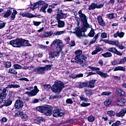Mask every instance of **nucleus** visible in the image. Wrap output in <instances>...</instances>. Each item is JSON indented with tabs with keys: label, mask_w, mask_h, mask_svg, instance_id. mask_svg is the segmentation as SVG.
<instances>
[{
	"label": "nucleus",
	"mask_w": 126,
	"mask_h": 126,
	"mask_svg": "<svg viewBox=\"0 0 126 126\" xmlns=\"http://www.w3.org/2000/svg\"><path fill=\"white\" fill-rule=\"evenodd\" d=\"M78 15L81 19V21L82 22L83 25V27L82 29L80 27H76L73 29L74 32L73 33L75 34L76 36L80 39L82 37L85 36V32L87 31L88 28H90V26L87 22V19L88 18L85 15V14L82 13V10H80L78 12Z\"/></svg>",
	"instance_id": "nucleus-1"
},
{
	"label": "nucleus",
	"mask_w": 126,
	"mask_h": 126,
	"mask_svg": "<svg viewBox=\"0 0 126 126\" xmlns=\"http://www.w3.org/2000/svg\"><path fill=\"white\" fill-rule=\"evenodd\" d=\"M52 46L54 45V46H56V49L57 51H54L53 52H50L49 54V56L51 59H54L56 58V57H58L61 54V52H62V49L63 47V41L60 39H56L53 41L52 43L51 44Z\"/></svg>",
	"instance_id": "nucleus-2"
},
{
	"label": "nucleus",
	"mask_w": 126,
	"mask_h": 126,
	"mask_svg": "<svg viewBox=\"0 0 126 126\" xmlns=\"http://www.w3.org/2000/svg\"><path fill=\"white\" fill-rule=\"evenodd\" d=\"M29 41L23 38H16L10 41L9 44L14 48H21V47H30L31 44Z\"/></svg>",
	"instance_id": "nucleus-3"
},
{
	"label": "nucleus",
	"mask_w": 126,
	"mask_h": 126,
	"mask_svg": "<svg viewBox=\"0 0 126 126\" xmlns=\"http://www.w3.org/2000/svg\"><path fill=\"white\" fill-rule=\"evenodd\" d=\"M20 86L18 84H10L8 85L3 90L0 89V104L3 102V99L6 98L7 96V94H6V91H7L8 88H19Z\"/></svg>",
	"instance_id": "nucleus-4"
},
{
	"label": "nucleus",
	"mask_w": 126,
	"mask_h": 126,
	"mask_svg": "<svg viewBox=\"0 0 126 126\" xmlns=\"http://www.w3.org/2000/svg\"><path fill=\"white\" fill-rule=\"evenodd\" d=\"M36 110L40 113H42L45 116H52V112L53 108L50 107V106L44 105L41 106H38L36 107Z\"/></svg>",
	"instance_id": "nucleus-5"
},
{
	"label": "nucleus",
	"mask_w": 126,
	"mask_h": 126,
	"mask_svg": "<svg viewBox=\"0 0 126 126\" xmlns=\"http://www.w3.org/2000/svg\"><path fill=\"white\" fill-rule=\"evenodd\" d=\"M64 87L63 83L61 81H56L55 84L51 87V90L54 93H60Z\"/></svg>",
	"instance_id": "nucleus-6"
},
{
	"label": "nucleus",
	"mask_w": 126,
	"mask_h": 126,
	"mask_svg": "<svg viewBox=\"0 0 126 126\" xmlns=\"http://www.w3.org/2000/svg\"><path fill=\"white\" fill-rule=\"evenodd\" d=\"M52 66L53 64H47L43 67L35 68L33 69V71L38 72V73H44V71L51 70Z\"/></svg>",
	"instance_id": "nucleus-7"
},
{
	"label": "nucleus",
	"mask_w": 126,
	"mask_h": 126,
	"mask_svg": "<svg viewBox=\"0 0 126 126\" xmlns=\"http://www.w3.org/2000/svg\"><path fill=\"white\" fill-rule=\"evenodd\" d=\"M100 35H101V39H105L107 38V33L106 32H102L101 33V32H98L90 41L89 45H92L93 44H95V43H96V41H97V39L99 38V36H100Z\"/></svg>",
	"instance_id": "nucleus-8"
},
{
	"label": "nucleus",
	"mask_w": 126,
	"mask_h": 126,
	"mask_svg": "<svg viewBox=\"0 0 126 126\" xmlns=\"http://www.w3.org/2000/svg\"><path fill=\"white\" fill-rule=\"evenodd\" d=\"M64 115V112L58 108H55L53 112V116L55 118H58V117H63Z\"/></svg>",
	"instance_id": "nucleus-9"
},
{
	"label": "nucleus",
	"mask_w": 126,
	"mask_h": 126,
	"mask_svg": "<svg viewBox=\"0 0 126 126\" xmlns=\"http://www.w3.org/2000/svg\"><path fill=\"white\" fill-rule=\"evenodd\" d=\"M71 63H76L78 64H83L84 63V56H81V57H78V59H72L71 60Z\"/></svg>",
	"instance_id": "nucleus-10"
},
{
	"label": "nucleus",
	"mask_w": 126,
	"mask_h": 126,
	"mask_svg": "<svg viewBox=\"0 0 126 126\" xmlns=\"http://www.w3.org/2000/svg\"><path fill=\"white\" fill-rule=\"evenodd\" d=\"M23 106H24V103L22 100L20 99H17L16 100L14 104L15 109H18V110L22 109L23 108Z\"/></svg>",
	"instance_id": "nucleus-11"
},
{
	"label": "nucleus",
	"mask_w": 126,
	"mask_h": 126,
	"mask_svg": "<svg viewBox=\"0 0 126 126\" xmlns=\"http://www.w3.org/2000/svg\"><path fill=\"white\" fill-rule=\"evenodd\" d=\"M38 92H39V89H37L36 90H32L30 92H25V94H27L28 96H30L31 97H34V96L37 95Z\"/></svg>",
	"instance_id": "nucleus-12"
},
{
	"label": "nucleus",
	"mask_w": 126,
	"mask_h": 126,
	"mask_svg": "<svg viewBox=\"0 0 126 126\" xmlns=\"http://www.w3.org/2000/svg\"><path fill=\"white\" fill-rule=\"evenodd\" d=\"M108 51L111 52V53H114V54H116V55H117L118 56H122L123 54L121 53V52L118 51L117 50V48L115 47H110L108 49Z\"/></svg>",
	"instance_id": "nucleus-13"
},
{
	"label": "nucleus",
	"mask_w": 126,
	"mask_h": 126,
	"mask_svg": "<svg viewBox=\"0 0 126 126\" xmlns=\"http://www.w3.org/2000/svg\"><path fill=\"white\" fill-rule=\"evenodd\" d=\"M20 15L23 16V17H28V18H33V17H35V15L31 14L28 12L26 13L22 12L20 13Z\"/></svg>",
	"instance_id": "nucleus-14"
},
{
	"label": "nucleus",
	"mask_w": 126,
	"mask_h": 126,
	"mask_svg": "<svg viewBox=\"0 0 126 126\" xmlns=\"http://www.w3.org/2000/svg\"><path fill=\"white\" fill-rule=\"evenodd\" d=\"M95 82H96V80H92L89 83H86L87 87L88 88H94L95 87Z\"/></svg>",
	"instance_id": "nucleus-15"
},
{
	"label": "nucleus",
	"mask_w": 126,
	"mask_h": 126,
	"mask_svg": "<svg viewBox=\"0 0 126 126\" xmlns=\"http://www.w3.org/2000/svg\"><path fill=\"white\" fill-rule=\"evenodd\" d=\"M104 42H105V43H107V44H109V45H112L113 46H116V47L118 44H119V40H104Z\"/></svg>",
	"instance_id": "nucleus-16"
},
{
	"label": "nucleus",
	"mask_w": 126,
	"mask_h": 126,
	"mask_svg": "<svg viewBox=\"0 0 126 126\" xmlns=\"http://www.w3.org/2000/svg\"><path fill=\"white\" fill-rule=\"evenodd\" d=\"M126 100L124 98H119L117 101L116 103L118 106H123L126 104Z\"/></svg>",
	"instance_id": "nucleus-17"
},
{
	"label": "nucleus",
	"mask_w": 126,
	"mask_h": 126,
	"mask_svg": "<svg viewBox=\"0 0 126 126\" xmlns=\"http://www.w3.org/2000/svg\"><path fill=\"white\" fill-rule=\"evenodd\" d=\"M124 36H125V32H119V31L114 33L113 35L114 38H117L118 37H119V38H123Z\"/></svg>",
	"instance_id": "nucleus-18"
},
{
	"label": "nucleus",
	"mask_w": 126,
	"mask_h": 126,
	"mask_svg": "<svg viewBox=\"0 0 126 126\" xmlns=\"http://www.w3.org/2000/svg\"><path fill=\"white\" fill-rule=\"evenodd\" d=\"M97 73L98 75H100L102 78H107V77H109V75L107 73H104L100 71H97Z\"/></svg>",
	"instance_id": "nucleus-19"
},
{
	"label": "nucleus",
	"mask_w": 126,
	"mask_h": 126,
	"mask_svg": "<svg viewBox=\"0 0 126 126\" xmlns=\"http://www.w3.org/2000/svg\"><path fill=\"white\" fill-rule=\"evenodd\" d=\"M101 51H103V49H102L100 46H97L95 50H94L92 53V55H97L99 52H101Z\"/></svg>",
	"instance_id": "nucleus-20"
},
{
	"label": "nucleus",
	"mask_w": 126,
	"mask_h": 126,
	"mask_svg": "<svg viewBox=\"0 0 126 126\" xmlns=\"http://www.w3.org/2000/svg\"><path fill=\"white\" fill-rule=\"evenodd\" d=\"M97 20L98 21L99 25L102 27L105 26V22L104 21V20H103V18L101 16L98 17Z\"/></svg>",
	"instance_id": "nucleus-21"
},
{
	"label": "nucleus",
	"mask_w": 126,
	"mask_h": 126,
	"mask_svg": "<svg viewBox=\"0 0 126 126\" xmlns=\"http://www.w3.org/2000/svg\"><path fill=\"white\" fill-rule=\"evenodd\" d=\"M75 59H78V58H81L82 55V51L81 50H76L75 52Z\"/></svg>",
	"instance_id": "nucleus-22"
},
{
	"label": "nucleus",
	"mask_w": 126,
	"mask_h": 126,
	"mask_svg": "<svg viewBox=\"0 0 126 126\" xmlns=\"http://www.w3.org/2000/svg\"><path fill=\"white\" fill-rule=\"evenodd\" d=\"M4 106L7 107V106H10L11 104H12V100L10 99H8L7 100H3Z\"/></svg>",
	"instance_id": "nucleus-23"
},
{
	"label": "nucleus",
	"mask_w": 126,
	"mask_h": 126,
	"mask_svg": "<svg viewBox=\"0 0 126 126\" xmlns=\"http://www.w3.org/2000/svg\"><path fill=\"white\" fill-rule=\"evenodd\" d=\"M48 8V3H44L41 9H40V11H42V12H44V13H46V9H47Z\"/></svg>",
	"instance_id": "nucleus-24"
},
{
	"label": "nucleus",
	"mask_w": 126,
	"mask_h": 126,
	"mask_svg": "<svg viewBox=\"0 0 126 126\" xmlns=\"http://www.w3.org/2000/svg\"><path fill=\"white\" fill-rule=\"evenodd\" d=\"M65 33V30L62 31H58L53 34V36H60V35H63V34Z\"/></svg>",
	"instance_id": "nucleus-25"
},
{
	"label": "nucleus",
	"mask_w": 126,
	"mask_h": 126,
	"mask_svg": "<svg viewBox=\"0 0 126 126\" xmlns=\"http://www.w3.org/2000/svg\"><path fill=\"white\" fill-rule=\"evenodd\" d=\"M58 27L59 28H63V27H64V22L63 21H58Z\"/></svg>",
	"instance_id": "nucleus-26"
},
{
	"label": "nucleus",
	"mask_w": 126,
	"mask_h": 126,
	"mask_svg": "<svg viewBox=\"0 0 126 126\" xmlns=\"http://www.w3.org/2000/svg\"><path fill=\"white\" fill-rule=\"evenodd\" d=\"M43 37L44 38H48V37H49L50 36H52L53 35V32H46L43 33Z\"/></svg>",
	"instance_id": "nucleus-27"
},
{
	"label": "nucleus",
	"mask_w": 126,
	"mask_h": 126,
	"mask_svg": "<svg viewBox=\"0 0 126 126\" xmlns=\"http://www.w3.org/2000/svg\"><path fill=\"white\" fill-rule=\"evenodd\" d=\"M62 11H59L58 12H57V17H56V19L58 21L61 20V19H62Z\"/></svg>",
	"instance_id": "nucleus-28"
},
{
	"label": "nucleus",
	"mask_w": 126,
	"mask_h": 126,
	"mask_svg": "<svg viewBox=\"0 0 126 126\" xmlns=\"http://www.w3.org/2000/svg\"><path fill=\"white\" fill-rule=\"evenodd\" d=\"M8 73L10 74H17V71L14 68H10L8 71Z\"/></svg>",
	"instance_id": "nucleus-29"
},
{
	"label": "nucleus",
	"mask_w": 126,
	"mask_h": 126,
	"mask_svg": "<svg viewBox=\"0 0 126 126\" xmlns=\"http://www.w3.org/2000/svg\"><path fill=\"white\" fill-rule=\"evenodd\" d=\"M16 14H17V11L14 10L10 17L11 20H14L15 19Z\"/></svg>",
	"instance_id": "nucleus-30"
},
{
	"label": "nucleus",
	"mask_w": 126,
	"mask_h": 126,
	"mask_svg": "<svg viewBox=\"0 0 126 126\" xmlns=\"http://www.w3.org/2000/svg\"><path fill=\"white\" fill-rule=\"evenodd\" d=\"M11 14V11H10V10H7V11L4 14L3 17L5 18H8Z\"/></svg>",
	"instance_id": "nucleus-31"
},
{
	"label": "nucleus",
	"mask_w": 126,
	"mask_h": 126,
	"mask_svg": "<svg viewBox=\"0 0 126 126\" xmlns=\"http://www.w3.org/2000/svg\"><path fill=\"white\" fill-rule=\"evenodd\" d=\"M95 35V30H94V29H91L90 32L88 33V36H89V37H94Z\"/></svg>",
	"instance_id": "nucleus-32"
},
{
	"label": "nucleus",
	"mask_w": 126,
	"mask_h": 126,
	"mask_svg": "<svg viewBox=\"0 0 126 126\" xmlns=\"http://www.w3.org/2000/svg\"><path fill=\"white\" fill-rule=\"evenodd\" d=\"M118 70H122L123 71H125L126 69L125 67H123L122 66H119L116 67L114 69V71H117Z\"/></svg>",
	"instance_id": "nucleus-33"
},
{
	"label": "nucleus",
	"mask_w": 126,
	"mask_h": 126,
	"mask_svg": "<svg viewBox=\"0 0 126 126\" xmlns=\"http://www.w3.org/2000/svg\"><path fill=\"white\" fill-rule=\"evenodd\" d=\"M101 55L102 57H104V58H111L112 56V53L110 52H106L105 53L101 54Z\"/></svg>",
	"instance_id": "nucleus-34"
},
{
	"label": "nucleus",
	"mask_w": 126,
	"mask_h": 126,
	"mask_svg": "<svg viewBox=\"0 0 126 126\" xmlns=\"http://www.w3.org/2000/svg\"><path fill=\"white\" fill-rule=\"evenodd\" d=\"M107 17L108 19H114L115 18V13L107 14Z\"/></svg>",
	"instance_id": "nucleus-35"
},
{
	"label": "nucleus",
	"mask_w": 126,
	"mask_h": 126,
	"mask_svg": "<svg viewBox=\"0 0 126 126\" xmlns=\"http://www.w3.org/2000/svg\"><path fill=\"white\" fill-rule=\"evenodd\" d=\"M107 114L108 116H109L110 117L116 116V112L113 111V110L108 111Z\"/></svg>",
	"instance_id": "nucleus-36"
},
{
	"label": "nucleus",
	"mask_w": 126,
	"mask_h": 126,
	"mask_svg": "<svg viewBox=\"0 0 126 126\" xmlns=\"http://www.w3.org/2000/svg\"><path fill=\"white\" fill-rule=\"evenodd\" d=\"M96 8V3L93 2L91 5L89 6V10L95 9Z\"/></svg>",
	"instance_id": "nucleus-37"
},
{
	"label": "nucleus",
	"mask_w": 126,
	"mask_h": 126,
	"mask_svg": "<svg viewBox=\"0 0 126 126\" xmlns=\"http://www.w3.org/2000/svg\"><path fill=\"white\" fill-rule=\"evenodd\" d=\"M125 110H121L120 112L116 114L117 117H124L125 116Z\"/></svg>",
	"instance_id": "nucleus-38"
},
{
	"label": "nucleus",
	"mask_w": 126,
	"mask_h": 126,
	"mask_svg": "<svg viewBox=\"0 0 126 126\" xmlns=\"http://www.w3.org/2000/svg\"><path fill=\"white\" fill-rule=\"evenodd\" d=\"M88 121L90 123H92V122H94V121H95V117L92 115L89 116L88 117Z\"/></svg>",
	"instance_id": "nucleus-39"
},
{
	"label": "nucleus",
	"mask_w": 126,
	"mask_h": 126,
	"mask_svg": "<svg viewBox=\"0 0 126 126\" xmlns=\"http://www.w3.org/2000/svg\"><path fill=\"white\" fill-rule=\"evenodd\" d=\"M84 92L86 95H87L88 96H91V95H92V92H91L90 90L85 89L84 90Z\"/></svg>",
	"instance_id": "nucleus-40"
},
{
	"label": "nucleus",
	"mask_w": 126,
	"mask_h": 126,
	"mask_svg": "<svg viewBox=\"0 0 126 126\" xmlns=\"http://www.w3.org/2000/svg\"><path fill=\"white\" fill-rule=\"evenodd\" d=\"M4 67L6 68H9V67H11V62H7L4 63Z\"/></svg>",
	"instance_id": "nucleus-41"
},
{
	"label": "nucleus",
	"mask_w": 126,
	"mask_h": 126,
	"mask_svg": "<svg viewBox=\"0 0 126 126\" xmlns=\"http://www.w3.org/2000/svg\"><path fill=\"white\" fill-rule=\"evenodd\" d=\"M22 100L24 103H27V102H29L30 98H29V97L27 96H24L22 98Z\"/></svg>",
	"instance_id": "nucleus-42"
},
{
	"label": "nucleus",
	"mask_w": 126,
	"mask_h": 126,
	"mask_svg": "<svg viewBox=\"0 0 126 126\" xmlns=\"http://www.w3.org/2000/svg\"><path fill=\"white\" fill-rule=\"evenodd\" d=\"M79 98L81 101H84V102L88 101V98L83 96V95H80Z\"/></svg>",
	"instance_id": "nucleus-43"
},
{
	"label": "nucleus",
	"mask_w": 126,
	"mask_h": 126,
	"mask_svg": "<svg viewBox=\"0 0 126 126\" xmlns=\"http://www.w3.org/2000/svg\"><path fill=\"white\" fill-rule=\"evenodd\" d=\"M38 6H39V5L38 4L37 2L34 3L33 4V5L31 7V9H32V10H33L37 8V7H38Z\"/></svg>",
	"instance_id": "nucleus-44"
},
{
	"label": "nucleus",
	"mask_w": 126,
	"mask_h": 126,
	"mask_svg": "<svg viewBox=\"0 0 126 126\" xmlns=\"http://www.w3.org/2000/svg\"><path fill=\"white\" fill-rule=\"evenodd\" d=\"M89 68H90V69H91L92 71H96L97 70H100V68L92 67L91 66H89Z\"/></svg>",
	"instance_id": "nucleus-45"
},
{
	"label": "nucleus",
	"mask_w": 126,
	"mask_h": 126,
	"mask_svg": "<svg viewBox=\"0 0 126 126\" xmlns=\"http://www.w3.org/2000/svg\"><path fill=\"white\" fill-rule=\"evenodd\" d=\"M112 93L110 92H104L101 94V96H109Z\"/></svg>",
	"instance_id": "nucleus-46"
},
{
	"label": "nucleus",
	"mask_w": 126,
	"mask_h": 126,
	"mask_svg": "<svg viewBox=\"0 0 126 126\" xmlns=\"http://www.w3.org/2000/svg\"><path fill=\"white\" fill-rule=\"evenodd\" d=\"M116 47H118L119 49H120V50L126 49V46L123 45V43H120V44L118 43Z\"/></svg>",
	"instance_id": "nucleus-47"
},
{
	"label": "nucleus",
	"mask_w": 126,
	"mask_h": 126,
	"mask_svg": "<svg viewBox=\"0 0 126 126\" xmlns=\"http://www.w3.org/2000/svg\"><path fill=\"white\" fill-rule=\"evenodd\" d=\"M83 87H87L86 83H81L79 85V88L80 89L83 88Z\"/></svg>",
	"instance_id": "nucleus-48"
},
{
	"label": "nucleus",
	"mask_w": 126,
	"mask_h": 126,
	"mask_svg": "<svg viewBox=\"0 0 126 126\" xmlns=\"http://www.w3.org/2000/svg\"><path fill=\"white\" fill-rule=\"evenodd\" d=\"M13 66L15 69H21V68H22V67L21 66V65L18 64H14Z\"/></svg>",
	"instance_id": "nucleus-49"
},
{
	"label": "nucleus",
	"mask_w": 126,
	"mask_h": 126,
	"mask_svg": "<svg viewBox=\"0 0 126 126\" xmlns=\"http://www.w3.org/2000/svg\"><path fill=\"white\" fill-rule=\"evenodd\" d=\"M22 120H23V121H27V120H28V119L29 118V116H28L26 114H25V115H23L22 116Z\"/></svg>",
	"instance_id": "nucleus-50"
},
{
	"label": "nucleus",
	"mask_w": 126,
	"mask_h": 126,
	"mask_svg": "<svg viewBox=\"0 0 126 126\" xmlns=\"http://www.w3.org/2000/svg\"><path fill=\"white\" fill-rule=\"evenodd\" d=\"M111 100L108 99L104 101V105L105 106H109V105H111Z\"/></svg>",
	"instance_id": "nucleus-51"
},
{
	"label": "nucleus",
	"mask_w": 126,
	"mask_h": 126,
	"mask_svg": "<svg viewBox=\"0 0 126 126\" xmlns=\"http://www.w3.org/2000/svg\"><path fill=\"white\" fill-rule=\"evenodd\" d=\"M118 93L120 96H124V95H125V92H124L122 89H119L118 90Z\"/></svg>",
	"instance_id": "nucleus-52"
},
{
	"label": "nucleus",
	"mask_w": 126,
	"mask_h": 126,
	"mask_svg": "<svg viewBox=\"0 0 126 126\" xmlns=\"http://www.w3.org/2000/svg\"><path fill=\"white\" fill-rule=\"evenodd\" d=\"M96 4V8H102L103 6H104L103 4L101 3H95Z\"/></svg>",
	"instance_id": "nucleus-53"
},
{
	"label": "nucleus",
	"mask_w": 126,
	"mask_h": 126,
	"mask_svg": "<svg viewBox=\"0 0 126 126\" xmlns=\"http://www.w3.org/2000/svg\"><path fill=\"white\" fill-rule=\"evenodd\" d=\"M41 23H42V22L33 21V24L35 26H39Z\"/></svg>",
	"instance_id": "nucleus-54"
},
{
	"label": "nucleus",
	"mask_w": 126,
	"mask_h": 126,
	"mask_svg": "<svg viewBox=\"0 0 126 126\" xmlns=\"http://www.w3.org/2000/svg\"><path fill=\"white\" fill-rule=\"evenodd\" d=\"M25 90H27L28 91H31L32 89H33V87H29V86H26L24 87Z\"/></svg>",
	"instance_id": "nucleus-55"
},
{
	"label": "nucleus",
	"mask_w": 126,
	"mask_h": 126,
	"mask_svg": "<svg viewBox=\"0 0 126 126\" xmlns=\"http://www.w3.org/2000/svg\"><path fill=\"white\" fill-rule=\"evenodd\" d=\"M121 124V122L119 121H116L115 123L113 124L111 126H119Z\"/></svg>",
	"instance_id": "nucleus-56"
},
{
	"label": "nucleus",
	"mask_w": 126,
	"mask_h": 126,
	"mask_svg": "<svg viewBox=\"0 0 126 126\" xmlns=\"http://www.w3.org/2000/svg\"><path fill=\"white\" fill-rule=\"evenodd\" d=\"M66 104H72V103H73V101L71 98H67L66 100Z\"/></svg>",
	"instance_id": "nucleus-57"
},
{
	"label": "nucleus",
	"mask_w": 126,
	"mask_h": 126,
	"mask_svg": "<svg viewBox=\"0 0 126 126\" xmlns=\"http://www.w3.org/2000/svg\"><path fill=\"white\" fill-rule=\"evenodd\" d=\"M81 107H88V106H90V103H86L83 102L82 104H80Z\"/></svg>",
	"instance_id": "nucleus-58"
},
{
	"label": "nucleus",
	"mask_w": 126,
	"mask_h": 126,
	"mask_svg": "<svg viewBox=\"0 0 126 126\" xmlns=\"http://www.w3.org/2000/svg\"><path fill=\"white\" fill-rule=\"evenodd\" d=\"M126 62V57H124L122 58L119 63L122 64V63H125Z\"/></svg>",
	"instance_id": "nucleus-59"
},
{
	"label": "nucleus",
	"mask_w": 126,
	"mask_h": 126,
	"mask_svg": "<svg viewBox=\"0 0 126 126\" xmlns=\"http://www.w3.org/2000/svg\"><path fill=\"white\" fill-rule=\"evenodd\" d=\"M7 122V118L6 117H3L1 119V124H3V123H6Z\"/></svg>",
	"instance_id": "nucleus-60"
},
{
	"label": "nucleus",
	"mask_w": 126,
	"mask_h": 126,
	"mask_svg": "<svg viewBox=\"0 0 126 126\" xmlns=\"http://www.w3.org/2000/svg\"><path fill=\"white\" fill-rule=\"evenodd\" d=\"M23 115H25V114L23 113V112H22V111L18 112H17V113L15 114L16 116H20V117L21 118L22 117V116Z\"/></svg>",
	"instance_id": "nucleus-61"
},
{
	"label": "nucleus",
	"mask_w": 126,
	"mask_h": 126,
	"mask_svg": "<svg viewBox=\"0 0 126 126\" xmlns=\"http://www.w3.org/2000/svg\"><path fill=\"white\" fill-rule=\"evenodd\" d=\"M60 96L58 95H51L50 96L51 99H58V98H59Z\"/></svg>",
	"instance_id": "nucleus-62"
},
{
	"label": "nucleus",
	"mask_w": 126,
	"mask_h": 126,
	"mask_svg": "<svg viewBox=\"0 0 126 126\" xmlns=\"http://www.w3.org/2000/svg\"><path fill=\"white\" fill-rule=\"evenodd\" d=\"M44 120V118H42V117H39L37 119V122H38V123H42Z\"/></svg>",
	"instance_id": "nucleus-63"
},
{
	"label": "nucleus",
	"mask_w": 126,
	"mask_h": 126,
	"mask_svg": "<svg viewBox=\"0 0 126 126\" xmlns=\"http://www.w3.org/2000/svg\"><path fill=\"white\" fill-rule=\"evenodd\" d=\"M37 3V4H38V6L39 5H43L44 3H45L44 1H41V0L38 1Z\"/></svg>",
	"instance_id": "nucleus-64"
}]
</instances>
